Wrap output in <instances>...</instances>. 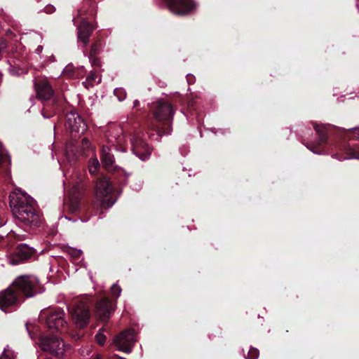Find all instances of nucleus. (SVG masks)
Segmentation results:
<instances>
[{
	"instance_id": "nucleus-1",
	"label": "nucleus",
	"mask_w": 359,
	"mask_h": 359,
	"mask_svg": "<svg viewBox=\"0 0 359 359\" xmlns=\"http://www.w3.org/2000/svg\"><path fill=\"white\" fill-rule=\"evenodd\" d=\"M9 204L14 217L24 225L39 227L43 223L36 201L28 195L11 194Z\"/></svg>"
},
{
	"instance_id": "nucleus-2",
	"label": "nucleus",
	"mask_w": 359,
	"mask_h": 359,
	"mask_svg": "<svg viewBox=\"0 0 359 359\" xmlns=\"http://www.w3.org/2000/svg\"><path fill=\"white\" fill-rule=\"evenodd\" d=\"M100 168V163L96 158L89 160L88 170L90 174L94 177L95 196L101 201L102 205L110 208L116 201L114 188L109 177L103 174L96 176Z\"/></svg>"
},
{
	"instance_id": "nucleus-3",
	"label": "nucleus",
	"mask_w": 359,
	"mask_h": 359,
	"mask_svg": "<svg viewBox=\"0 0 359 359\" xmlns=\"http://www.w3.org/2000/svg\"><path fill=\"white\" fill-rule=\"evenodd\" d=\"M155 118L156 123L151 126V130L156 133V140L163 135H170L172 132L173 116L175 109L172 104L164 100H158L152 103L150 108Z\"/></svg>"
},
{
	"instance_id": "nucleus-4",
	"label": "nucleus",
	"mask_w": 359,
	"mask_h": 359,
	"mask_svg": "<svg viewBox=\"0 0 359 359\" xmlns=\"http://www.w3.org/2000/svg\"><path fill=\"white\" fill-rule=\"evenodd\" d=\"M36 97L44 101L42 115L46 118H50L60 112L62 109L63 100L55 95L54 90L50 83L41 80L34 83Z\"/></svg>"
},
{
	"instance_id": "nucleus-5",
	"label": "nucleus",
	"mask_w": 359,
	"mask_h": 359,
	"mask_svg": "<svg viewBox=\"0 0 359 359\" xmlns=\"http://www.w3.org/2000/svg\"><path fill=\"white\" fill-rule=\"evenodd\" d=\"M97 15V3L95 0H83L81 7L78 11V17L81 22L77 27L78 41H81L85 46L89 43V39L95 29H97V23L90 21L94 20Z\"/></svg>"
},
{
	"instance_id": "nucleus-6",
	"label": "nucleus",
	"mask_w": 359,
	"mask_h": 359,
	"mask_svg": "<svg viewBox=\"0 0 359 359\" xmlns=\"http://www.w3.org/2000/svg\"><path fill=\"white\" fill-rule=\"evenodd\" d=\"M10 285L21 299L22 303L25 299L33 297L36 294L41 292L39 281L33 276H19L14 279Z\"/></svg>"
},
{
	"instance_id": "nucleus-7",
	"label": "nucleus",
	"mask_w": 359,
	"mask_h": 359,
	"mask_svg": "<svg viewBox=\"0 0 359 359\" xmlns=\"http://www.w3.org/2000/svg\"><path fill=\"white\" fill-rule=\"evenodd\" d=\"M65 313L62 309L48 308L41 311L39 320L40 323L44 325L50 330L56 332H63L67 330V322L65 318Z\"/></svg>"
},
{
	"instance_id": "nucleus-8",
	"label": "nucleus",
	"mask_w": 359,
	"mask_h": 359,
	"mask_svg": "<svg viewBox=\"0 0 359 359\" xmlns=\"http://www.w3.org/2000/svg\"><path fill=\"white\" fill-rule=\"evenodd\" d=\"M92 302L90 297H86L80 300H76L69 308L72 321L79 329L86 327L90 318V304Z\"/></svg>"
},
{
	"instance_id": "nucleus-9",
	"label": "nucleus",
	"mask_w": 359,
	"mask_h": 359,
	"mask_svg": "<svg viewBox=\"0 0 359 359\" xmlns=\"http://www.w3.org/2000/svg\"><path fill=\"white\" fill-rule=\"evenodd\" d=\"M313 126L318 135V140L309 144L307 148L315 154H322L328 149V138L334 133L335 127L330 124H318L317 123H313Z\"/></svg>"
},
{
	"instance_id": "nucleus-10",
	"label": "nucleus",
	"mask_w": 359,
	"mask_h": 359,
	"mask_svg": "<svg viewBox=\"0 0 359 359\" xmlns=\"http://www.w3.org/2000/svg\"><path fill=\"white\" fill-rule=\"evenodd\" d=\"M65 126L73 140H76L87 130L84 119L75 111H70L66 114Z\"/></svg>"
},
{
	"instance_id": "nucleus-11",
	"label": "nucleus",
	"mask_w": 359,
	"mask_h": 359,
	"mask_svg": "<svg viewBox=\"0 0 359 359\" xmlns=\"http://www.w3.org/2000/svg\"><path fill=\"white\" fill-rule=\"evenodd\" d=\"M40 346L43 351L50 353L57 358L62 357L65 353L64 343L58 336L48 334L39 337Z\"/></svg>"
},
{
	"instance_id": "nucleus-12",
	"label": "nucleus",
	"mask_w": 359,
	"mask_h": 359,
	"mask_svg": "<svg viewBox=\"0 0 359 359\" xmlns=\"http://www.w3.org/2000/svg\"><path fill=\"white\" fill-rule=\"evenodd\" d=\"M20 299L9 285L6 289L0 291V309L6 313L15 310L22 304Z\"/></svg>"
},
{
	"instance_id": "nucleus-13",
	"label": "nucleus",
	"mask_w": 359,
	"mask_h": 359,
	"mask_svg": "<svg viewBox=\"0 0 359 359\" xmlns=\"http://www.w3.org/2000/svg\"><path fill=\"white\" fill-rule=\"evenodd\" d=\"M135 342V333L133 329L125 330L114 339V343L117 349L127 353L132 351Z\"/></svg>"
},
{
	"instance_id": "nucleus-14",
	"label": "nucleus",
	"mask_w": 359,
	"mask_h": 359,
	"mask_svg": "<svg viewBox=\"0 0 359 359\" xmlns=\"http://www.w3.org/2000/svg\"><path fill=\"white\" fill-rule=\"evenodd\" d=\"M170 12L178 15H185L195 10L196 5L194 0H164Z\"/></svg>"
},
{
	"instance_id": "nucleus-15",
	"label": "nucleus",
	"mask_w": 359,
	"mask_h": 359,
	"mask_svg": "<svg viewBox=\"0 0 359 359\" xmlns=\"http://www.w3.org/2000/svg\"><path fill=\"white\" fill-rule=\"evenodd\" d=\"M35 253L34 248L25 243H20L11 253L9 262L12 265H17L29 260Z\"/></svg>"
},
{
	"instance_id": "nucleus-16",
	"label": "nucleus",
	"mask_w": 359,
	"mask_h": 359,
	"mask_svg": "<svg viewBox=\"0 0 359 359\" xmlns=\"http://www.w3.org/2000/svg\"><path fill=\"white\" fill-rule=\"evenodd\" d=\"M114 311L111 302L107 297L97 300L95 306V316L102 322H107Z\"/></svg>"
},
{
	"instance_id": "nucleus-17",
	"label": "nucleus",
	"mask_w": 359,
	"mask_h": 359,
	"mask_svg": "<svg viewBox=\"0 0 359 359\" xmlns=\"http://www.w3.org/2000/svg\"><path fill=\"white\" fill-rule=\"evenodd\" d=\"M348 135L353 139L359 140V128L349 130ZM341 150L344 151L346 155L344 158L359 159V142L344 144L341 146Z\"/></svg>"
},
{
	"instance_id": "nucleus-18",
	"label": "nucleus",
	"mask_w": 359,
	"mask_h": 359,
	"mask_svg": "<svg viewBox=\"0 0 359 359\" xmlns=\"http://www.w3.org/2000/svg\"><path fill=\"white\" fill-rule=\"evenodd\" d=\"M132 150L141 160H145L151 154V148L144 139L134 136L131 139Z\"/></svg>"
},
{
	"instance_id": "nucleus-19",
	"label": "nucleus",
	"mask_w": 359,
	"mask_h": 359,
	"mask_svg": "<svg viewBox=\"0 0 359 359\" xmlns=\"http://www.w3.org/2000/svg\"><path fill=\"white\" fill-rule=\"evenodd\" d=\"M101 161L102 165L108 171H111L115 169L114 167V156L111 153L109 147L103 146L101 152Z\"/></svg>"
},
{
	"instance_id": "nucleus-20",
	"label": "nucleus",
	"mask_w": 359,
	"mask_h": 359,
	"mask_svg": "<svg viewBox=\"0 0 359 359\" xmlns=\"http://www.w3.org/2000/svg\"><path fill=\"white\" fill-rule=\"evenodd\" d=\"M104 44L105 42L103 36L100 34L97 33L96 36L93 39V42L91 45L90 53H91L93 55L100 54L102 51Z\"/></svg>"
},
{
	"instance_id": "nucleus-21",
	"label": "nucleus",
	"mask_w": 359,
	"mask_h": 359,
	"mask_svg": "<svg viewBox=\"0 0 359 359\" xmlns=\"http://www.w3.org/2000/svg\"><path fill=\"white\" fill-rule=\"evenodd\" d=\"M11 164V158L4 149L0 147V172L5 175L8 173V167Z\"/></svg>"
},
{
	"instance_id": "nucleus-22",
	"label": "nucleus",
	"mask_w": 359,
	"mask_h": 359,
	"mask_svg": "<svg viewBox=\"0 0 359 359\" xmlns=\"http://www.w3.org/2000/svg\"><path fill=\"white\" fill-rule=\"evenodd\" d=\"M112 173L113 179L119 185H126L128 182V174L122 168L114 169Z\"/></svg>"
},
{
	"instance_id": "nucleus-23",
	"label": "nucleus",
	"mask_w": 359,
	"mask_h": 359,
	"mask_svg": "<svg viewBox=\"0 0 359 359\" xmlns=\"http://www.w3.org/2000/svg\"><path fill=\"white\" fill-rule=\"evenodd\" d=\"M105 330V328L102 327L99 332L95 335V339L97 343L100 346H104L106 342L107 337L103 334V332Z\"/></svg>"
},
{
	"instance_id": "nucleus-24",
	"label": "nucleus",
	"mask_w": 359,
	"mask_h": 359,
	"mask_svg": "<svg viewBox=\"0 0 359 359\" xmlns=\"http://www.w3.org/2000/svg\"><path fill=\"white\" fill-rule=\"evenodd\" d=\"M97 55H91V53H89L88 58H89V60L92 66H93L95 67L100 68L102 66L101 61H100V59L97 57Z\"/></svg>"
},
{
	"instance_id": "nucleus-25",
	"label": "nucleus",
	"mask_w": 359,
	"mask_h": 359,
	"mask_svg": "<svg viewBox=\"0 0 359 359\" xmlns=\"http://www.w3.org/2000/svg\"><path fill=\"white\" fill-rule=\"evenodd\" d=\"M114 94L119 101H123L126 97V92L125 89L122 88H116L114 90Z\"/></svg>"
},
{
	"instance_id": "nucleus-26",
	"label": "nucleus",
	"mask_w": 359,
	"mask_h": 359,
	"mask_svg": "<svg viewBox=\"0 0 359 359\" xmlns=\"http://www.w3.org/2000/svg\"><path fill=\"white\" fill-rule=\"evenodd\" d=\"M68 254L75 260L79 259L82 255V251L76 248H70L68 250Z\"/></svg>"
},
{
	"instance_id": "nucleus-27",
	"label": "nucleus",
	"mask_w": 359,
	"mask_h": 359,
	"mask_svg": "<svg viewBox=\"0 0 359 359\" xmlns=\"http://www.w3.org/2000/svg\"><path fill=\"white\" fill-rule=\"evenodd\" d=\"M259 355V351L257 348L250 347L248 353L247 359H257Z\"/></svg>"
},
{
	"instance_id": "nucleus-28",
	"label": "nucleus",
	"mask_w": 359,
	"mask_h": 359,
	"mask_svg": "<svg viewBox=\"0 0 359 359\" xmlns=\"http://www.w3.org/2000/svg\"><path fill=\"white\" fill-rule=\"evenodd\" d=\"M0 359H14L13 352L8 347L5 348L0 356Z\"/></svg>"
},
{
	"instance_id": "nucleus-29",
	"label": "nucleus",
	"mask_w": 359,
	"mask_h": 359,
	"mask_svg": "<svg viewBox=\"0 0 359 359\" xmlns=\"http://www.w3.org/2000/svg\"><path fill=\"white\" fill-rule=\"evenodd\" d=\"M26 329L29 334V336L31 337V338H34V331L35 330H38V327L36 325H34V324H30V323H26Z\"/></svg>"
},
{
	"instance_id": "nucleus-30",
	"label": "nucleus",
	"mask_w": 359,
	"mask_h": 359,
	"mask_svg": "<svg viewBox=\"0 0 359 359\" xmlns=\"http://www.w3.org/2000/svg\"><path fill=\"white\" fill-rule=\"evenodd\" d=\"M74 67L72 65H69L66 66L64 69L63 74L71 77L74 76Z\"/></svg>"
},
{
	"instance_id": "nucleus-31",
	"label": "nucleus",
	"mask_w": 359,
	"mask_h": 359,
	"mask_svg": "<svg viewBox=\"0 0 359 359\" xmlns=\"http://www.w3.org/2000/svg\"><path fill=\"white\" fill-rule=\"evenodd\" d=\"M121 292V289L118 285L116 284L113 285V286L111 287V292L114 296L118 297L120 295Z\"/></svg>"
},
{
	"instance_id": "nucleus-32",
	"label": "nucleus",
	"mask_w": 359,
	"mask_h": 359,
	"mask_svg": "<svg viewBox=\"0 0 359 359\" xmlns=\"http://www.w3.org/2000/svg\"><path fill=\"white\" fill-rule=\"evenodd\" d=\"M55 8L52 5H48L44 8V11L46 13L50 14V13H53V12H55Z\"/></svg>"
},
{
	"instance_id": "nucleus-33",
	"label": "nucleus",
	"mask_w": 359,
	"mask_h": 359,
	"mask_svg": "<svg viewBox=\"0 0 359 359\" xmlns=\"http://www.w3.org/2000/svg\"><path fill=\"white\" fill-rule=\"evenodd\" d=\"M82 146L85 149H88L89 147L90 142L87 137H84L82 139Z\"/></svg>"
},
{
	"instance_id": "nucleus-34",
	"label": "nucleus",
	"mask_w": 359,
	"mask_h": 359,
	"mask_svg": "<svg viewBox=\"0 0 359 359\" xmlns=\"http://www.w3.org/2000/svg\"><path fill=\"white\" fill-rule=\"evenodd\" d=\"M140 103L139 100H135L133 102V109H135L136 110H139L140 109Z\"/></svg>"
},
{
	"instance_id": "nucleus-35",
	"label": "nucleus",
	"mask_w": 359,
	"mask_h": 359,
	"mask_svg": "<svg viewBox=\"0 0 359 359\" xmlns=\"http://www.w3.org/2000/svg\"><path fill=\"white\" fill-rule=\"evenodd\" d=\"M93 359H104V355L102 353H96L93 355Z\"/></svg>"
},
{
	"instance_id": "nucleus-36",
	"label": "nucleus",
	"mask_w": 359,
	"mask_h": 359,
	"mask_svg": "<svg viewBox=\"0 0 359 359\" xmlns=\"http://www.w3.org/2000/svg\"><path fill=\"white\" fill-rule=\"evenodd\" d=\"M10 65H12V63L11 62H10ZM13 67H19L20 66V64L19 63H16L15 61H13Z\"/></svg>"
},
{
	"instance_id": "nucleus-37",
	"label": "nucleus",
	"mask_w": 359,
	"mask_h": 359,
	"mask_svg": "<svg viewBox=\"0 0 359 359\" xmlns=\"http://www.w3.org/2000/svg\"><path fill=\"white\" fill-rule=\"evenodd\" d=\"M193 106H194V102H193V101H189V102H188V107H193Z\"/></svg>"
},
{
	"instance_id": "nucleus-38",
	"label": "nucleus",
	"mask_w": 359,
	"mask_h": 359,
	"mask_svg": "<svg viewBox=\"0 0 359 359\" xmlns=\"http://www.w3.org/2000/svg\"><path fill=\"white\" fill-rule=\"evenodd\" d=\"M112 359H126L124 358L120 357L117 355H114V358Z\"/></svg>"
},
{
	"instance_id": "nucleus-39",
	"label": "nucleus",
	"mask_w": 359,
	"mask_h": 359,
	"mask_svg": "<svg viewBox=\"0 0 359 359\" xmlns=\"http://www.w3.org/2000/svg\"><path fill=\"white\" fill-rule=\"evenodd\" d=\"M83 337V334L77 333L76 334V339H79Z\"/></svg>"
},
{
	"instance_id": "nucleus-40",
	"label": "nucleus",
	"mask_w": 359,
	"mask_h": 359,
	"mask_svg": "<svg viewBox=\"0 0 359 359\" xmlns=\"http://www.w3.org/2000/svg\"><path fill=\"white\" fill-rule=\"evenodd\" d=\"M89 79H91V80H93V81H94V80H95V77H94V76H92L89 77Z\"/></svg>"
},
{
	"instance_id": "nucleus-41",
	"label": "nucleus",
	"mask_w": 359,
	"mask_h": 359,
	"mask_svg": "<svg viewBox=\"0 0 359 359\" xmlns=\"http://www.w3.org/2000/svg\"><path fill=\"white\" fill-rule=\"evenodd\" d=\"M154 135H155L154 134H151V135H150V137H151L152 136H154Z\"/></svg>"
},
{
	"instance_id": "nucleus-42",
	"label": "nucleus",
	"mask_w": 359,
	"mask_h": 359,
	"mask_svg": "<svg viewBox=\"0 0 359 359\" xmlns=\"http://www.w3.org/2000/svg\"><path fill=\"white\" fill-rule=\"evenodd\" d=\"M46 359H53V358H46Z\"/></svg>"
}]
</instances>
